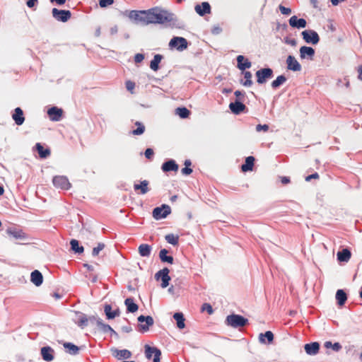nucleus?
<instances>
[{"instance_id":"obj_55","label":"nucleus","mask_w":362,"mask_h":362,"mask_svg":"<svg viewBox=\"0 0 362 362\" xmlns=\"http://www.w3.org/2000/svg\"><path fill=\"white\" fill-rule=\"evenodd\" d=\"M153 154H154V152L152 148H148L145 151V156L148 159H151Z\"/></svg>"},{"instance_id":"obj_16","label":"nucleus","mask_w":362,"mask_h":362,"mask_svg":"<svg viewBox=\"0 0 362 362\" xmlns=\"http://www.w3.org/2000/svg\"><path fill=\"white\" fill-rule=\"evenodd\" d=\"M54 349L50 346L41 348L40 353L44 361L50 362L54 359Z\"/></svg>"},{"instance_id":"obj_43","label":"nucleus","mask_w":362,"mask_h":362,"mask_svg":"<svg viewBox=\"0 0 362 362\" xmlns=\"http://www.w3.org/2000/svg\"><path fill=\"white\" fill-rule=\"evenodd\" d=\"M175 113L181 118H187L190 115V111L186 107H177L175 110Z\"/></svg>"},{"instance_id":"obj_23","label":"nucleus","mask_w":362,"mask_h":362,"mask_svg":"<svg viewBox=\"0 0 362 362\" xmlns=\"http://www.w3.org/2000/svg\"><path fill=\"white\" fill-rule=\"evenodd\" d=\"M30 281L36 286H40L42 284L43 276L38 270H35L30 274Z\"/></svg>"},{"instance_id":"obj_28","label":"nucleus","mask_w":362,"mask_h":362,"mask_svg":"<svg viewBox=\"0 0 362 362\" xmlns=\"http://www.w3.org/2000/svg\"><path fill=\"white\" fill-rule=\"evenodd\" d=\"M255 160V158L252 156L247 157L245 163L241 166L242 171H252L253 169Z\"/></svg>"},{"instance_id":"obj_17","label":"nucleus","mask_w":362,"mask_h":362,"mask_svg":"<svg viewBox=\"0 0 362 362\" xmlns=\"http://www.w3.org/2000/svg\"><path fill=\"white\" fill-rule=\"evenodd\" d=\"M287 68L293 71H299L301 66L293 56L289 55L286 59Z\"/></svg>"},{"instance_id":"obj_7","label":"nucleus","mask_w":362,"mask_h":362,"mask_svg":"<svg viewBox=\"0 0 362 362\" xmlns=\"http://www.w3.org/2000/svg\"><path fill=\"white\" fill-rule=\"evenodd\" d=\"M169 46L175 47L179 51H182L187 47V41L182 37H174L170 40Z\"/></svg>"},{"instance_id":"obj_41","label":"nucleus","mask_w":362,"mask_h":362,"mask_svg":"<svg viewBox=\"0 0 362 362\" xmlns=\"http://www.w3.org/2000/svg\"><path fill=\"white\" fill-rule=\"evenodd\" d=\"M71 250L76 253H82L84 250L83 247L79 246L78 241L75 239H72L70 242Z\"/></svg>"},{"instance_id":"obj_13","label":"nucleus","mask_w":362,"mask_h":362,"mask_svg":"<svg viewBox=\"0 0 362 362\" xmlns=\"http://www.w3.org/2000/svg\"><path fill=\"white\" fill-rule=\"evenodd\" d=\"M147 10L146 11H132L129 13V18L139 22L147 25Z\"/></svg>"},{"instance_id":"obj_39","label":"nucleus","mask_w":362,"mask_h":362,"mask_svg":"<svg viewBox=\"0 0 362 362\" xmlns=\"http://www.w3.org/2000/svg\"><path fill=\"white\" fill-rule=\"evenodd\" d=\"M336 299L339 305H343L347 299L346 293L341 289L338 290L336 293Z\"/></svg>"},{"instance_id":"obj_63","label":"nucleus","mask_w":362,"mask_h":362,"mask_svg":"<svg viewBox=\"0 0 362 362\" xmlns=\"http://www.w3.org/2000/svg\"><path fill=\"white\" fill-rule=\"evenodd\" d=\"M234 94L238 98H240V96H244V93H243L240 90L235 91Z\"/></svg>"},{"instance_id":"obj_12","label":"nucleus","mask_w":362,"mask_h":362,"mask_svg":"<svg viewBox=\"0 0 362 362\" xmlns=\"http://www.w3.org/2000/svg\"><path fill=\"white\" fill-rule=\"evenodd\" d=\"M88 322L90 321L91 323H95L97 327L104 332H107L109 331L113 332L112 328L107 324H105L103 320L100 318L96 317L95 316H90L88 317Z\"/></svg>"},{"instance_id":"obj_9","label":"nucleus","mask_w":362,"mask_h":362,"mask_svg":"<svg viewBox=\"0 0 362 362\" xmlns=\"http://www.w3.org/2000/svg\"><path fill=\"white\" fill-rule=\"evenodd\" d=\"M170 207L163 204L161 207H156L153 210V216L154 218L158 220L165 218L170 214Z\"/></svg>"},{"instance_id":"obj_48","label":"nucleus","mask_w":362,"mask_h":362,"mask_svg":"<svg viewBox=\"0 0 362 362\" xmlns=\"http://www.w3.org/2000/svg\"><path fill=\"white\" fill-rule=\"evenodd\" d=\"M324 346L327 349L332 348L335 351H339L341 349V345L339 342L332 344L331 341H326Z\"/></svg>"},{"instance_id":"obj_40","label":"nucleus","mask_w":362,"mask_h":362,"mask_svg":"<svg viewBox=\"0 0 362 362\" xmlns=\"http://www.w3.org/2000/svg\"><path fill=\"white\" fill-rule=\"evenodd\" d=\"M243 74L244 75V78L245 79V81H241V83L244 86H247V87H250L253 83H252V74L250 71H243Z\"/></svg>"},{"instance_id":"obj_59","label":"nucleus","mask_w":362,"mask_h":362,"mask_svg":"<svg viewBox=\"0 0 362 362\" xmlns=\"http://www.w3.org/2000/svg\"><path fill=\"white\" fill-rule=\"evenodd\" d=\"M26 5L28 8H33L37 3L38 0H25Z\"/></svg>"},{"instance_id":"obj_51","label":"nucleus","mask_w":362,"mask_h":362,"mask_svg":"<svg viewBox=\"0 0 362 362\" xmlns=\"http://www.w3.org/2000/svg\"><path fill=\"white\" fill-rule=\"evenodd\" d=\"M206 311L209 315H211L214 312L211 305L209 303H204L202 306V311Z\"/></svg>"},{"instance_id":"obj_44","label":"nucleus","mask_w":362,"mask_h":362,"mask_svg":"<svg viewBox=\"0 0 362 362\" xmlns=\"http://www.w3.org/2000/svg\"><path fill=\"white\" fill-rule=\"evenodd\" d=\"M7 233L16 239H22L25 237V233L22 230L9 229L7 230Z\"/></svg>"},{"instance_id":"obj_10","label":"nucleus","mask_w":362,"mask_h":362,"mask_svg":"<svg viewBox=\"0 0 362 362\" xmlns=\"http://www.w3.org/2000/svg\"><path fill=\"white\" fill-rule=\"evenodd\" d=\"M169 272V269L167 267H165L163 269L158 271L155 275V277L157 280L160 278L161 279V286L163 288H166L169 285V281H170Z\"/></svg>"},{"instance_id":"obj_21","label":"nucleus","mask_w":362,"mask_h":362,"mask_svg":"<svg viewBox=\"0 0 362 362\" xmlns=\"http://www.w3.org/2000/svg\"><path fill=\"white\" fill-rule=\"evenodd\" d=\"M274 334L271 331H267L265 333H260L259 335V341L262 344H272L274 341Z\"/></svg>"},{"instance_id":"obj_24","label":"nucleus","mask_w":362,"mask_h":362,"mask_svg":"<svg viewBox=\"0 0 362 362\" xmlns=\"http://www.w3.org/2000/svg\"><path fill=\"white\" fill-rule=\"evenodd\" d=\"M13 119L15 121L17 125H21L25 121L23 116V112L20 107H16L15 112L12 115Z\"/></svg>"},{"instance_id":"obj_35","label":"nucleus","mask_w":362,"mask_h":362,"mask_svg":"<svg viewBox=\"0 0 362 362\" xmlns=\"http://www.w3.org/2000/svg\"><path fill=\"white\" fill-rule=\"evenodd\" d=\"M163 59V56L161 54H157L154 56L153 60H151L150 63V68L154 71H156L159 69V64L161 62Z\"/></svg>"},{"instance_id":"obj_11","label":"nucleus","mask_w":362,"mask_h":362,"mask_svg":"<svg viewBox=\"0 0 362 362\" xmlns=\"http://www.w3.org/2000/svg\"><path fill=\"white\" fill-rule=\"evenodd\" d=\"M303 40L308 43L316 45L320 41L318 34L314 30H304L302 32Z\"/></svg>"},{"instance_id":"obj_4","label":"nucleus","mask_w":362,"mask_h":362,"mask_svg":"<svg viewBox=\"0 0 362 362\" xmlns=\"http://www.w3.org/2000/svg\"><path fill=\"white\" fill-rule=\"evenodd\" d=\"M257 82L263 84L273 76V71L270 68L261 69L256 72Z\"/></svg>"},{"instance_id":"obj_27","label":"nucleus","mask_w":362,"mask_h":362,"mask_svg":"<svg viewBox=\"0 0 362 362\" xmlns=\"http://www.w3.org/2000/svg\"><path fill=\"white\" fill-rule=\"evenodd\" d=\"M351 257L350 250L347 248L343 249L341 251L337 252V259L339 262H347Z\"/></svg>"},{"instance_id":"obj_58","label":"nucleus","mask_w":362,"mask_h":362,"mask_svg":"<svg viewBox=\"0 0 362 362\" xmlns=\"http://www.w3.org/2000/svg\"><path fill=\"white\" fill-rule=\"evenodd\" d=\"M181 173L183 175H189L192 173V169L189 167H185L181 170Z\"/></svg>"},{"instance_id":"obj_20","label":"nucleus","mask_w":362,"mask_h":362,"mask_svg":"<svg viewBox=\"0 0 362 362\" xmlns=\"http://www.w3.org/2000/svg\"><path fill=\"white\" fill-rule=\"evenodd\" d=\"M161 169L165 173L170 171L176 173L179 169V166L174 160H169L162 165Z\"/></svg>"},{"instance_id":"obj_30","label":"nucleus","mask_w":362,"mask_h":362,"mask_svg":"<svg viewBox=\"0 0 362 362\" xmlns=\"http://www.w3.org/2000/svg\"><path fill=\"white\" fill-rule=\"evenodd\" d=\"M152 250V247L151 245L148 244H141L139 246L138 251L141 257H148L150 256Z\"/></svg>"},{"instance_id":"obj_31","label":"nucleus","mask_w":362,"mask_h":362,"mask_svg":"<svg viewBox=\"0 0 362 362\" xmlns=\"http://www.w3.org/2000/svg\"><path fill=\"white\" fill-rule=\"evenodd\" d=\"M66 352L71 355H76L78 354L80 348L70 342H65L63 344Z\"/></svg>"},{"instance_id":"obj_46","label":"nucleus","mask_w":362,"mask_h":362,"mask_svg":"<svg viewBox=\"0 0 362 362\" xmlns=\"http://www.w3.org/2000/svg\"><path fill=\"white\" fill-rule=\"evenodd\" d=\"M88 319L87 316L84 314H81L79 315L78 320L76 323L81 328L85 327L88 325Z\"/></svg>"},{"instance_id":"obj_49","label":"nucleus","mask_w":362,"mask_h":362,"mask_svg":"<svg viewBox=\"0 0 362 362\" xmlns=\"http://www.w3.org/2000/svg\"><path fill=\"white\" fill-rule=\"evenodd\" d=\"M105 247V245L103 243H98L97 247H94L92 251L93 256L98 255L99 252L103 250Z\"/></svg>"},{"instance_id":"obj_50","label":"nucleus","mask_w":362,"mask_h":362,"mask_svg":"<svg viewBox=\"0 0 362 362\" xmlns=\"http://www.w3.org/2000/svg\"><path fill=\"white\" fill-rule=\"evenodd\" d=\"M114 0H99V6L101 8H105L113 4Z\"/></svg>"},{"instance_id":"obj_47","label":"nucleus","mask_w":362,"mask_h":362,"mask_svg":"<svg viewBox=\"0 0 362 362\" xmlns=\"http://www.w3.org/2000/svg\"><path fill=\"white\" fill-rule=\"evenodd\" d=\"M135 125L137 128L132 131L134 135H141L145 132V126L140 122H136Z\"/></svg>"},{"instance_id":"obj_32","label":"nucleus","mask_w":362,"mask_h":362,"mask_svg":"<svg viewBox=\"0 0 362 362\" xmlns=\"http://www.w3.org/2000/svg\"><path fill=\"white\" fill-rule=\"evenodd\" d=\"M124 304L129 313H135L139 309V306L134 302V299L132 298H127L124 300Z\"/></svg>"},{"instance_id":"obj_54","label":"nucleus","mask_w":362,"mask_h":362,"mask_svg":"<svg viewBox=\"0 0 362 362\" xmlns=\"http://www.w3.org/2000/svg\"><path fill=\"white\" fill-rule=\"evenodd\" d=\"M126 88L127 89L130 91L131 93H133V90L135 88V83L133 81H127L126 82Z\"/></svg>"},{"instance_id":"obj_29","label":"nucleus","mask_w":362,"mask_h":362,"mask_svg":"<svg viewBox=\"0 0 362 362\" xmlns=\"http://www.w3.org/2000/svg\"><path fill=\"white\" fill-rule=\"evenodd\" d=\"M315 54V49L310 47L303 46L300 48V56L302 59L308 57L312 58Z\"/></svg>"},{"instance_id":"obj_3","label":"nucleus","mask_w":362,"mask_h":362,"mask_svg":"<svg viewBox=\"0 0 362 362\" xmlns=\"http://www.w3.org/2000/svg\"><path fill=\"white\" fill-rule=\"evenodd\" d=\"M53 18L60 22L66 23L71 18V13L69 10H59L54 8L52 10Z\"/></svg>"},{"instance_id":"obj_22","label":"nucleus","mask_w":362,"mask_h":362,"mask_svg":"<svg viewBox=\"0 0 362 362\" xmlns=\"http://www.w3.org/2000/svg\"><path fill=\"white\" fill-rule=\"evenodd\" d=\"M148 185L149 182L148 180H143L140 184H134V189L135 192L140 190L139 194H145L149 191Z\"/></svg>"},{"instance_id":"obj_8","label":"nucleus","mask_w":362,"mask_h":362,"mask_svg":"<svg viewBox=\"0 0 362 362\" xmlns=\"http://www.w3.org/2000/svg\"><path fill=\"white\" fill-rule=\"evenodd\" d=\"M52 182L54 187L62 189H69L71 187V183L65 176H55L52 180Z\"/></svg>"},{"instance_id":"obj_15","label":"nucleus","mask_w":362,"mask_h":362,"mask_svg":"<svg viewBox=\"0 0 362 362\" xmlns=\"http://www.w3.org/2000/svg\"><path fill=\"white\" fill-rule=\"evenodd\" d=\"M195 11L201 16L211 13V6L208 2H202L194 7Z\"/></svg>"},{"instance_id":"obj_45","label":"nucleus","mask_w":362,"mask_h":362,"mask_svg":"<svg viewBox=\"0 0 362 362\" xmlns=\"http://www.w3.org/2000/svg\"><path fill=\"white\" fill-rule=\"evenodd\" d=\"M165 240L173 245H177L179 241V236L174 234H168L165 237Z\"/></svg>"},{"instance_id":"obj_52","label":"nucleus","mask_w":362,"mask_h":362,"mask_svg":"<svg viewBox=\"0 0 362 362\" xmlns=\"http://www.w3.org/2000/svg\"><path fill=\"white\" fill-rule=\"evenodd\" d=\"M279 8L281 13L284 15H290L291 13V9L286 8L282 5H279Z\"/></svg>"},{"instance_id":"obj_25","label":"nucleus","mask_w":362,"mask_h":362,"mask_svg":"<svg viewBox=\"0 0 362 362\" xmlns=\"http://www.w3.org/2000/svg\"><path fill=\"white\" fill-rule=\"evenodd\" d=\"M305 352L309 355H315L320 349V344L317 342L306 344L304 346Z\"/></svg>"},{"instance_id":"obj_14","label":"nucleus","mask_w":362,"mask_h":362,"mask_svg":"<svg viewBox=\"0 0 362 362\" xmlns=\"http://www.w3.org/2000/svg\"><path fill=\"white\" fill-rule=\"evenodd\" d=\"M49 119L52 121H59L62 118L63 110L57 107H52L47 111Z\"/></svg>"},{"instance_id":"obj_5","label":"nucleus","mask_w":362,"mask_h":362,"mask_svg":"<svg viewBox=\"0 0 362 362\" xmlns=\"http://www.w3.org/2000/svg\"><path fill=\"white\" fill-rule=\"evenodd\" d=\"M138 321L139 322L138 326L139 332L142 333L148 331L149 327L153 325V319L151 316L145 317L144 315H140L138 317Z\"/></svg>"},{"instance_id":"obj_34","label":"nucleus","mask_w":362,"mask_h":362,"mask_svg":"<svg viewBox=\"0 0 362 362\" xmlns=\"http://www.w3.org/2000/svg\"><path fill=\"white\" fill-rule=\"evenodd\" d=\"M35 148L41 158H45L50 155V150L49 148H44L40 143L36 144Z\"/></svg>"},{"instance_id":"obj_26","label":"nucleus","mask_w":362,"mask_h":362,"mask_svg":"<svg viewBox=\"0 0 362 362\" xmlns=\"http://www.w3.org/2000/svg\"><path fill=\"white\" fill-rule=\"evenodd\" d=\"M229 107L234 114L238 115L243 112L246 106L241 102L235 101V103H230Z\"/></svg>"},{"instance_id":"obj_42","label":"nucleus","mask_w":362,"mask_h":362,"mask_svg":"<svg viewBox=\"0 0 362 362\" xmlns=\"http://www.w3.org/2000/svg\"><path fill=\"white\" fill-rule=\"evenodd\" d=\"M286 81V78L284 76L281 75L277 76V78L272 82L271 86L274 89H276L281 85H282L284 83H285Z\"/></svg>"},{"instance_id":"obj_61","label":"nucleus","mask_w":362,"mask_h":362,"mask_svg":"<svg viewBox=\"0 0 362 362\" xmlns=\"http://www.w3.org/2000/svg\"><path fill=\"white\" fill-rule=\"evenodd\" d=\"M90 278H91L93 283H95L98 281V276L96 274H90Z\"/></svg>"},{"instance_id":"obj_19","label":"nucleus","mask_w":362,"mask_h":362,"mask_svg":"<svg viewBox=\"0 0 362 362\" xmlns=\"http://www.w3.org/2000/svg\"><path fill=\"white\" fill-rule=\"evenodd\" d=\"M237 67L241 71H245L246 69H249L252 66V63L248 60V59L245 58L243 55H238L237 57Z\"/></svg>"},{"instance_id":"obj_6","label":"nucleus","mask_w":362,"mask_h":362,"mask_svg":"<svg viewBox=\"0 0 362 362\" xmlns=\"http://www.w3.org/2000/svg\"><path fill=\"white\" fill-rule=\"evenodd\" d=\"M145 355L148 359H151L153 356V362H160L161 351L156 347H152L149 345L145 346Z\"/></svg>"},{"instance_id":"obj_36","label":"nucleus","mask_w":362,"mask_h":362,"mask_svg":"<svg viewBox=\"0 0 362 362\" xmlns=\"http://www.w3.org/2000/svg\"><path fill=\"white\" fill-rule=\"evenodd\" d=\"M104 311L108 319H113L119 315V312L118 310L112 311V307L110 305L108 304L105 305Z\"/></svg>"},{"instance_id":"obj_60","label":"nucleus","mask_w":362,"mask_h":362,"mask_svg":"<svg viewBox=\"0 0 362 362\" xmlns=\"http://www.w3.org/2000/svg\"><path fill=\"white\" fill-rule=\"evenodd\" d=\"M280 179L283 185H287L291 182L290 178L288 177H281Z\"/></svg>"},{"instance_id":"obj_1","label":"nucleus","mask_w":362,"mask_h":362,"mask_svg":"<svg viewBox=\"0 0 362 362\" xmlns=\"http://www.w3.org/2000/svg\"><path fill=\"white\" fill-rule=\"evenodd\" d=\"M148 24H164L173 21V14L160 7H153L147 10Z\"/></svg>"},{"instance_id":"obj_37","label":"nucleus","mask_w":362,"mask_h":362,"mask_svg":"<svg viewBox=\"0 0 362 362\" xmlns=\"http://www.w3.org/2000/svg\"><path fill=\"white\" fill-rule=\"evenodd\" d=\"M174 319L176 320L177 327L179 329H183L185 327L184 315L181 313H175L173 315Z\"/></svg>"},{"instance_id":"obj_53","label":"nucleus","mask_w":362,"mask_h":362,"mask_svg":"<svg viewBox=\"0 0 362 362\" xmlns=\"http://www.w3.org/2000/svg\"><path fill=\"white\" fill-rule=\"evenodd\" d=\"M269 130V125L267 124H257L256 126V131L257 132H261L264 131V132H267Z\"/></svg>"},{"instance_id":"obj_18","label":"nucleus","mask_w":362,"mask_h":362,"mask_svg":"<svg viewBox=\"0 0 362 362\" xmlns=\"http://www.w3.org/2000/svg\"><path fill=\"white\" fill-rule=\"evenodd\" d=\"M289 25L293 28H303L306 26V21L304 18H298L296 16H293L289 19Z\"/></svg>"},{"instance_id":"obj_33","label":"nucleus","mask_w":362,"mask_h":362,"mask_svg":"<svg viewBox=\"0 0 362 362\" xmlns=\"http://www.w3.org/2000/svg\"><path fill=\"white\" fill-rule=\"evenodd\" d=\"M113 355L119 360L123 358L127 359L132 356V353L127 349L115 350Z\"/></svg>"},{"instance_id":"obj_57","label":"nucleus","mask_w":362,"mask_h":362,"mask_svg":"<svg viewBox=\"0 0 362 362\" xmlns=\"http://www.w3.org/2000/svg\"><path fill=\"white\" fill-rule=\"evenodd\" d=\"M320 176L317 173H315L312 175H310L305 177V180L307 182H310L312 179H319Z\"/></svg>"},{"instance_id":"obj_62","label":"nucleus","mask_w":362,"mask_h":362,"mask_svg":"<svg viewBox=\"0 0 362 362\" xmlns=\"http://www.w3.org/2000/svg\"><path fill=\"white\" fill-rule=\"evenodd\" d=\"M51 2H56L59 5H63L66 3V0H50Z\"/></svg>"},{"instance_id":"obj_2","label":"nucleus","mask_w":362,"mask_h":362,"mask_svg":"<svg viewBox=\"0 0 362 362\" xmlns=\"http://www.w3.org/2000/svg\"><path fill=\"white\" fill-rule=\"evenodd\" d=\"M247 321V318L236 314L227 316L226 320V324L233 328L243 327L246 325Z\"/></svg>"},{"instance_id":"obj_38","label":"nucleus","mask_w":362,"mask_h":362,"mask_svg":"<svg viewBox=\"0 0 362 362\" xmlns=\"http://www.w3.org/2000/svg\"><path fill=\"white\" fill-rule=\"evenodd\" d=\"M168 251L166 249H162L159 252V257L163 262L173 263V257L168 256Z\"/></svg>"},{"instance_id":"obj_64","label":"nucleus","mask_w":362,"mask_h":362,"mask_svg":"<svg viewBox=\"0 0 362 362\" xmlns=\"http://www.w3.org/2000/svg\"><path fill=\"white\" fill-rule=\"evenodd\" d=\"M358 78L362 81V66L358 67Z\"/></svg>"},{"instance_id":"obj_56","label":"nucleus","mask_w":362,"mask_h":362,"mask_svg":"<svg viewBox=\"0 0 362 362\" xmlns=\"http://www.w3.org/2000/svg\"><path fill=\"white\" fill-rule=\"evenodd\" d=\"M144 59V55L143 54L138 53L134 56V62L136 63H140Z\"/></svg>"}]
</instances>
